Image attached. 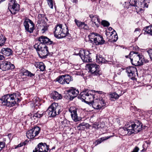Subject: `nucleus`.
Wrapping results in <instances>:
<instances>
[{"label": "nucleus", "instance_id": "obj_5", "mask_svg": "<svg viewBox=\"0 0 152 152\" xmlns=\"http://www.w3.org/2000/svg\"><path fill=\"white\" fill-rule=\"evenodd\" d=\"M61 24L57 25L55 28L54 31V36L59 38H61L66 36H70V34L68 32V28L66 26V29L62 28Z\"/></svg>", "mask_w": 152, "mask_h": 152}, {"label": "nucleus", "instance_id": "obj_24", "mask_svg": "<svg viewBox=\"0 0 152 152\" xmlns=\"http://www.w3.org/2000/svg\"><path fill=\"white\" fill-rule=\"evenodd\" d=\"M12 52V50L8 48H3L1 49V53L7 56H9L11 55Z\"/></svg>", "mask_w": 152, "mask_h": 152}, {"label": "nucleus", "instance_id": "obj_9", "mask_svg": "<svg viewBox=\"0 0 152 152\" xmlns=\"http://www.w3.org/2000/svg\"><path fill=\"white\" fill-rule=\"evenodd\" d=\"M40 128L38 126L34 127L28 131L26 133L27 137L28 139H32L37 136L39 133Z\"/></svg>", "mask_w": 152, "mask_h": 152}, {"label": "nucleus", "instance_id": "obj_56", "mask_svg": "<svg viewBox=\"0 0 152 152\" xmlns=\"http://www.w3.org/2000/svg\"><path fill=\"white\" fill-rule=\"evenodd\" d=\"M115 37L116 40H115V41H116V40H117L118 39V36L117 35H116L115 36ZM114 40H115V39H114Z\"/></svg>", "mask_w": 152, "mask_h": 152}, {"label": "nucleus", "instance_id": "obj_6", "mask_svg": "<svg viewBox=\"0 0 152 152\" xmlns=\"http://www.w3.org/2000/svg\"><path fill=\"white\" fill-rule=\"evenodd\" d=\"M34 48L39 52L38 54L41 58H45L49 54L48 47L45 45L37 43L34 45Z\"/></svg>", "mask_w": 152, "mask_h": 152}, {"label": "nucleus", "instance_id": "obj_4", "mask_svg": "<svg viewBox=\"0 0 152 152\" xmlns=\"http://www.w3.org/2000/svg\"><path fill=\"white\" fill-rule=\"evenodd\" d=\"M129 58L133 65L138 66L143 65V56L136 51L130 52Z\"/></svg>", "mask_w": 152, "mask_h": 152}, {"label": "nucleus", "instance_id": "obj_16", "mask_svg": "<svg viewBox=\"0 0 152 152\" xmlns=\"http://www.w3.org/2000/svg\"><path fill=\"white\" fill-rule=\"evenodd\" d=\"M89 17L91 19L93 26L95 27L98 28L100 24V20L99 16L96 15H89Z\"/></svg>", "mask_w": 152, "mask_h": 152}, {"label": "nucleus", "instance_id": "obj_17", "mask_svg": "<svg viewBox=\"0 0 152 152\" xmlns=\"http://www.w3.org/2000/svg\"><path fill=\"white\" fill-rule=\"evenodd\" d=\"M38 40L41 43L39 44L41 45L46 44L47 45H50L52 44L53 43V41H51L47 37L43 36H42L39 37Z\"/></svg>", "mask_w": 152, "mask_h": 152}, {"label": "nucleus", "instance_id": "obj_34", "mask_svg": "<svg viewBox=\"0 0 152 152\" xmlns=\"http://www.w3.org/2000/svg\"><path fill=\"white\" fill-rule=\"evenodd\" d=\"M82 61L85 62H92V58L91 57V55H89L85 57L82 56L81 58Z\"/></svg>", "mask_w": 152, "mask_h": 152}, {"label": "nucleus", "instance_id": "obj_29", "mask_svg": "<svg viewBox=\"0 0 152 152\" xmlns=\"http://www.w3.org/2000/svg\"><path fill=\"white\" fill-rule=\"evenodd\" d=\"M113 136V135H110L107 137H101L97 140L94 142V143L96 145L99 144L104 140H106Z\"/></svg>", "mask_w": 152, "mask_h": 152}, {"label": "nucleus", "instance_id": "obj_15", "mask_svg": "<svg viewBox=\"0 0 152 152\" xmlns=\"http://www.w3.org/2000/svg\"><path fill=\"white\" fill-rule=\"evenodd\" d=\"M15 67L14 64H11L10 62L7 61H2L0 64V69L3 71L14 69Z\"/></svg>", "mask_w": 152, "mask_h": 152}, {"label": "nucleus", "instance_id": "obj_21", "mask_svg": "<svg viewBox=\"0 0 152 152\" xmlns=\"http://www.w3.org/2000/svg\"><path fill=\"white\" fill-rule=\"evenodd\" d=\"M95 39L94 43L96 45H102L104 43L105 41L104 40L103 37L99 35L96 36Z\"/></svg>", "mask_w": 152, "mask_h": 152}, {"label": "nucleus", "instance_id": "obj_31", "mask_svg": "<svg viewBox=\"0 0 152 152\" xmlns=\"http://www.w3.org/2000/svg\"><path fill=\"white\" fill-rule=\"evenodd\" d=\"M79 54L81 58L82 56L85 57L91 54L89 51L83 50H80L79 52Z\"/></svg>", "mask_w": 152, "mask_h": 152}, {"label": "nucleus", "instance_id": "obj_54", "mask_svg": "<svg viewBox=\"0 0 152 152\" xmlns=\"http://www.w3.org/2000/svg\"><path fill=\"white\" fill-rule=\"evenodd\" d=\"M37 98L35 99L34 98V99H33V102L34 103H36L37 102Z\"/></svg>", "mask_w": 152, "mask_h": 152}, {"label": "nucleus", "instance_id": "obj_44", "mask_svg": "<svg viewBox=\"0 0 152 152\" xmlns=\"http://www.w3.org/2000/svg\"><path fill=\"white\" fill-rule=\"evenodd\" d=\"M102 24L104 26H109L110 23L107 21L105 20H102L101 22Z\"/></svg>", "mask_w": 152, "mask_h": 152}, {"label": "nucleus", "instance_id": "obj_23", "mask_svg": "<svg viewBox=\"0 0 152 152\" xmlns=\"http://www.w3.org/2000/svg\"><path fill=\"white\" fill-rule=\"evenodd\" d=\"M20 72L23 75L27 76L33 78L34 77L35 74L31 73V72L24 68H22L21 69Z\"/></svg>", "mask_w": 152, "mask_h": 152}, {"label": "nucleus", "instance_id": "obj_25", "mask_svg": "<svg viewBox=\"0 0 152 152\" xmlns=\"http://www.w3.org/2000/svg\"><path fill=\"white\" fill-rule=\"evenodd\" d=\"M127 4L126 5H125V7L126 8H128L130 6H134L135 7L136 9H137V3L136 0H128Z\"/></svg>", "mask_w": 152, "mask_h": 152}, {"label": "nucleus", "instance_id": "obj_26", "mask_svg": "<svg viewBox=\"0 0 152 152\" xmlns=\"http://www.w3.org/2000/svg\"><path fill=\"white\" fill-rule=\"evenodd\" d=\"M96 62L99 64H100L102 63H106L107 62L102 55L99 54L96 55Z\"/></svg>", "mask_w": 152, "mask_h": 152}, {"label": "nucleus", "instance_id": "obj_49", "mask_svg": "<svg viewBox=\"0 0 152 152\" xmlns=\"http://www.w3.org/2000/svg\"><path fill=\"white\" fill-rule=\"evenodd\" d=\"M140 29L139 28H136L135 29L134 31V33L135 34H140Z\"/></svg>", "mask_w": 152, "mask_h": 152}, {"label": "nucleus", "instance_id": "obj_36", "mask_svg": "<svg viewBox=\"0 0 152 152\" xmlns=\"http://www.w3.org/2000/svg\"><path fill=\"white\" fill-rule=\"evenodd\" d=\"M144 30L147 33L152 35V26H150L144 28Z\"/></svg>", "mask_w": 152, "mask_h": 152}, {"label": "nucleus", "instance_id": "obj_37", "mask_svg": "<svg viewBox=\"0 0 152 152\" xmlns=\"http://www.w3.org/2000/svg\"><path fill=\"white\" fill-rule=\"evenodd\" d=\"M6 38L2 35H0V46L3 45L6 41Z\"/></svg>", "mask_w": 152, "mask_h": 152}, {"label": "nucleus", "instance_id": "obj_53", "mask_svg": "<svg viewBox=\"0 0 152 152\" xmlns=\"http://www.w3.org/2000/svg\"><path fill=\"white\" fill-rule=\"evenodd\" d=\"M4 56L3 55H0V60H2L4 59Z\"/></svg>", "mask_w": 152, "mask_h": 152}, {"label": "nucleus", "instance_id": "obj_52", "mask_svg": "<svg viewBox=\"0 0 152 152\" xmlns=\"http://www.w3.org/2000/svg\"><path fill=\"white\" fill-rule=\"evenodd\" d=\"M143 59H144V61H143V64L144 63H147L149 61L148 59H145L144 58V56H143Z\"/></svg>", "mask_w": 152, "mask_h": 152}, {"label": "nucleus", "instance_id": "obj_48", "mask_svg": "<svg viewBox=\"0 0 152 152\" xmlns=\"http://www.w3.org/2000/svg\"><path fill=\"white\" fill-rule=\"evenodd\" d=\"M150 59L152 60V49L149 50L148 51Z\"/></svg>", "mask_w": 152, "mask_h": 152}, {"label": "nucleus", "instance_id": "obj_51", "mask_svg": "<svg viewBox=\"0 0 152 152\" xmlns=\"http://www.w3.org/2000/svg\"><path fill=\"white\" fill-rule=\"evenodd\" d=\"M23 143H20V144H19L18 145L15 146V148H18L21 147L23 146Z\"/></svg>", "mask_w": 152, "mask_h": 152}, {"label": "nucleus", "instance_id": "obj_47", "mask_svg": "<svg viewBox=\"0 0 152 152\" xmlns=\"http://www.w3.org/2000/svg\"><path fill=\"white\" fill-rule=\"evenodd\" d=\"M147 143H145L143 145L142 147L143 148V149L141 151L142 152H144L145 151H146V149H147V147H146V146L147 145Z\"/></svg>", "mask_w": 152, "mask_h": 152}, {"label": "nucleus", "instance_id": "obj_61", "mask_svg": "<svg viewBox=\"0 0 152 152\" xmlns=\"http://www.w3.org/2000/svg\"><path fill=\"white\" fill-rule=\"evenodd\" d=\"M92 0V1H95V0Z\"/></svg>", "mask_w": 152, "mask_h": 152}, {"label": "nucleus", "instance_id": "obj_58", "mask_svg": "<svg viewBox=\"0 0 152 152\" xmlns=\"http://www.w3.org/2000/svg\"><path fill=\"white\" fill-rule=\"evenodd\" d=\"M112 28L110 27L109 28V30H110V31L112 30Z\"/></svg>", "mask_w": 152, "mask_h": 152}, {"label": "nucleus", "instance_id": "obj_19", "mask_svg": "<svg viewBox=\"0 0 152 152\" xmlns=\"http://www.w3.org/2000/svg\"><path fill=\"white\" fill-rule=\"evenodd\" d=\"M149 0H138L137 5V8H140V10H142V8L144 7L147 8L148 6V3Z\"/></svg>", "mask_w": 152, "mask_h": 152}, {"label": "nucleus", "instance_id": "obj_28", "mask_svg": "<svg viewBox=\"0 0 152 152\" xmlns=\"http://www.w3.org/2000/svg\"><path fill=\"white\" fill-rule=\"evenodd\" d=\"M34 65L37 68L40 69L41 71H43L45 70V66L42 62H36Z\"/></svg>", "mask_w": 152, "mask_h": 152}, {"label": "nucleus", "instance_id": "obj_40", "mask_svg": "<svg viewBox=\"0 0 152 152\" xmlns=\"http://www.w3.org/2000/svg\"><path fill=\"white\" fill-rule=\"evenodd\" d=\"M45 18L46 20H47V18L46 17H45V15L44 14H39L38 15V18L39 20H42L44 19V18Z\"/></svg>", "mask_w": 152, "mask_h": 152}, {"label": "nucleus", "instance_id": "obj_42", "mask_svg": "<svg viewBox=\"0 0 152 152\" xmlns=\"http://www.w3.org/2000/svg\"><path fill=\"white\" fill-rule=\"evenodd\" d=\"M68 122V121L66 119H65L63 121H61V124L64 127L67 126Z\"/></svg>", "mask_w": 152, "mask_h": 152}, {"label": "nucleus", "instance_id": "obj_46", "mask_svg": "<svg viewBox=\"0 0 152 152\" xmlns=\"http://www.w3.org/2000/svg\"><path fill=\"white\" fill-rule=\"evenodd\" d=\"M128 0H121L120 2L121 4H122L125 7V5H126L128 2Z\"/></svg>", "mask_w": 152, "mask_h": 152}, {"label": "nucleus", "instance_id": "obj_60", "mask_svg": "<svg viewBox=\"0 0 152 152\" xmlns=\"http://www.w3.org/2000/svg\"><path fill=\"white\" fill-rule=\"evenodd\" d=\"M5 0H0V3L4 1Z\"/></svg>", "mask_w": 152, "mask_h": 152}, {"label": "nucleus", "instance_id": "obj_41", "mask_svg": "<svg viewBox=\"0 0 152 152\" xmlns=\"http://www.w3.org/2000/svg\"><path fill=\"white\" fill-rule=\"evenodd\" d=\"M96 65L95 64H89L86 65V67L90 70V69L93 68L95 66H96Z\"/></svg>", "mask_w": 152, "mask_h": 152}, {"label": "nucleus", "instance_id": "obj_2", "mask_svg": "<svg viewBox=\"0 0 152 152\" xmlns=\"http://www.w3.org/2000/svg\"><path fill=\"white\" fill-rule=\"evenodd\" d=\"M20 94L18 93L7 94L2 97L0 100L3 105L11 107L21 101Z\"/></svg>", "mask_w": 152, "mask_h": 152}, {"label": "nucleus", "instance_id": "obj_35", "mask_svg": "<svg viewBox=\"0 0 152 152\" xmlns=\"http://www.w3.org/2000/svg\"><path fill=\"white\" fill-rule=\"evenodd\" d=\"M45 114L44 112L38 111L37 113H34L33 116V118H40Z\"/></svg>", "mask_w": 152, "mask_h": 152}, {"label": "nucleus", "instance_id": "obj_55", "mask_svg": "<svg viewBox=\"0 0 152 152\" xmlns=\"http://www.w3.org/2000/svg\"><path fill=\"white\" fill-rule=\"evenodd\" d=\"M97 125V128H99L100 127H101V126H100V125H99V124H97L96 125Z\"/></svg>", "mask_w": 152, "mask_h": 152}, {"label": "nucleus", "instance_id": "obj_20", "mask_svg": "<svg viewBox=\"0 0 152 152\" xmlns=\"http://www.w3.org/2000/svg\"><path fill=\"white\" fill-rule=\"evenodd\" d=\"M75 22L78 27L83 28L84 29H88L89 28L88 25L84 22H82L76 19L75 20Z\"/></svg>", "mask_w": 152, "mask_h": 152}, {"label": "nucleus", "instance_id": "obj_32", "mask_svg": "<svg viewBox=\"0 0 152 152\" xmlns=\"http://www.w3.org/2000/svg\"><path fill=\"white\" fill-rule=\"evenodd\" d=\"M40 24V28L42 31H43L42 32L44 33L47 30L48 26L46 23L42 22Z\"/></svg>", "mask_w": 152, "mask_h": 152}, {"label": "nucleus", "instance_id": "obj_14", "mask_svg": "<svg viewBox=\"0 0 152 152\" xmlns=\"http://www.w3.org/2000/svg\"><path fill=\"white\" fill-rule=\"evenodd\" d=\"M126 70L128 77L131 79L134 80L136 74L137 72L136 68L134 66H130L127 67Z\"/></svg>", "mask_w": 152, "mask_h": 152}, {"label": "nucleus", "instance_id": "obj_27", "mask_svg": "<svg viewBox=\"0 0 152 152\" xmlns=\"http://www.w3.org/2000/svg\"><path fill=\"white\" fill-rule=\"evenodd\" d=\"M99 68V66L97 65L96 66H95L93 68L90 69L89 71L95 75H99L101 73Z\"/></svg>", "mask_w": 152, "mask_h": 152}, {"label": "nucleus", "instance_id": "obj_33", "mask_svg": "<svg viewBox=\"0 0 152 152\" xmlns=\"http://www.w3.org/2000/svg\"><path fill=\"white\" fill-rule=\"evenodd\" d=\"M99 34L96 33H91L88 35V37L90 41L91 42H94L95 41V39H94L96 37V36H97Z\"/></svg>", "mask_w": 152, "mask_h": 152}, {"label": "nucleus", "instance_id": "obj_13", "mask_svg": "<svg viewBox=\"0 0 152 152\" xmlns=\"http://www.w3.org/2000/svg\"><path fill=\"white\" fill-rule=\"evenodd\" d=\"M77 108L75 107H71L69 109V111L71 113V118L73 121L77 122L81 119L80 117L77 116Z\"/></svg>", "mask_w": 152, "mask_h": 152}, {"label": "nucleus", "instance_id": "obj_38", "mask_svg": "<svg viewBox=\"0 0 152 152\" xmlns=\"http://www.w3.org/2000/svg\"><path fill=\"white\" fill-rule=\"evenodd\" d=\"M88 124L85 123H82L80 124L78 126L77 128H79V129L83 130L84 129L85 127L87 126Z\"/></svg>", "mask_w": 152, "mask_h": 152}, {"label": "nucleus", "instance_id": "obj_43", "mask_svg": "<svg viewBox=\"0 0 152 152\" xmlns=\"http://www.w3.org/2000/svg\"><path fill=\"white\" fill-rule=\"evenodd\" d=\"M5 143L4 142H0V151L5 147Z\"/></svg>", "mask_w": 152, "mask_h": 152}, {"label": "nucleus", "instance_id": "obj_59", "mask_svg": "<svg viewBox=\"0 0 152 152\" xmlns=\"http://www.w3.org/2000/svg\"><path fill=\"white\" fill-rule=\"evenodd\" d=\"M129 56H125L126 57V58H128L129 57Z\"/></svg>", "mask_w": 152, "mask_h": 152}, {"label": "nucleus", "instance_id": "obj_22", "mask_svg": "<svg viewBox=\"0 0 152 152\" xmlns=\"http://www.w3.org/2000/svg\"><path fill=\"white\" fill-rule=\"evenodd\" d=\"M51 98L54 100H58L61 99L62 98V96L60 94L58 93L56 91L53 92L50 95Z\"/></svg>", "mask_w": 152, "mask_h": 152}, {"label": "nucleus", "instance_id": "obj_12", "mask_svg": "<svg viewBox=\"0 0 152 152\" xmlns=\"http://www.w3.org/2000/svg\"><path fill=\"white\" fill-rule=\"evenodd\" d=\"M49 149V145L46 143L41 142L37 145L33 152H48Z\"/></svg>", "mask_w": 152, "mask_h": 152}, {"label": "nucleus", "instance_id": "obj_7", "mask_svg": "<svg viewBox=\"0 0 152 152\" xmlns=\"http://www.w3.org/2000/svg\"><path fill=\"white\" fill-rule=\"evenodd\" d=\"M46 112L49 117L55 116L61 112L60 107L58 103H53L49 107Z\"/></svg>", "mask_w": 152, "mask_h": 152}, {"label": "nucleus", "instance_id": "obj_39", "mask_svg": "<svg viewBox=\"0 0 152 152\" xmlns=\"http://www.w3.org/2000/svg\"><path fill=\"white\" fill-rule=\"evenodd\" d=\"M48 5L51 9L53 8V0H47Z\"/></svg>", "mask_w": 152, "mask_h": 152}, {"label": "nucleus", "instance_id": "obj_57", "mask_svg": "<svg viewBox=\"0 0 152 152\" xmlns=\"http://www.w3.org/2000/svg\"><path fill=\"white\" fill-rule=\"evenodd\" d=\"M11 134H8V137L9 138H10V137H11Z\"/></svg>", "mask_w": 152, "mask_h": 152}, {"label": "nucleus", "instance_id": "obj_1", "mask_svg": "<svg viewBox=\"0 0 152 152\" xmlns=\"http://www.w3.org/2000/svg\"><path fill=\"white\" fill-rule=\"evenodd\" d=\"M102 94V92L99 91H95L94 90H85L80 94L78 97L83 100L85 102L90 106L92 105L95 109L97 110L102 109L106 105L105 101L102 98L96 99L92 101H91L94 99L95 93Z\"/></svg>", "mask_w": 152, "mask_h": 152}, {"label": "nucleus", "instance_id": "obj_10", "mask_svg": "<svg viewBox=\"0 0 152 152\" xmlns=\"http://www.w3.org/2000/svg\"><path fill=\"white\" fill-rule=\"evenodd\" d=\"M56 81L61 84H69L71 80V76L69 75H64L59 76L56 79Z\"/></svg>", "mask_w": 152, "mask_h": 152}, {"label": "nucleus", "instance_id": "obj_3", "mask_svg": "<svg viewBox=\"0 0 152 152\" xmlns=\"http://www.w3.org/2000/svg\"><path fill=\"white\" fill-rule=\"evenodd\" d=\"M142 125L139 121L133 124H130L126 125L123 128V133L124 134L128 135L134 133L136 134L140 132L142 129Z\"/></svg>", "mask_w": 152, "mask_h": 152}, {"label": "nucleus", "instance_id": "obj_8", "mask_svg": "<svg viewBox=\"0 0 152 152\" xmlns=\"http://www.w3.org/2000/svg\"><path fill=\"white\" fill-rule=\"evenodd\" d=\"M8 8L12 14H15L19 10V5L15 0H11L9 4Z\"/></svg>", "mask_w": 152, "mask_h": 152}, {"label": "nucleus", "instance_id": "obj_50", "mask_svg": "<svg viewBox=\"0 0 152 152\" xmlns=\"http://www.w3.org/2000/svg\"><path fill=\"white\" fill-rule=\"evenodd\" d=\"M139 150V148L137 146L135 147L133 149L132 151L131 152H138Z\"/></svg>", "mask_w": 152, "mask_h": 152}, {"label": "nucleus", "instance_id": "obj_45", "mask_svg": "<svg viewBox=\"0 0 152 152\" xmlns=\"http://www.w3.org/2000/svg\"><path fill=\"white\" fill-rule=\"evenodd\" d=\"M113 88L115 92H119V91H120L121 92V91H122L121 90H120L121 88L119 86H115L113 87Z\"/></svg>", "mask_w": 152, "mask_h": 152}, {"label": "nucleus", "instance_id": "obj_11", "mask_svg": "<svg viewBox=\"0 0 152 152\" xmlns=\"http://www.w3.org/2000/svg\"><path fill=\"white\" fill-rule=\"evenodd\" d=\"M24 26L27 31L30 33H32L34 29V24L29 19H26L23 23Z\"/></svg>", "mask_w": 152, "mask_h": 152}, {"label": "nucleus", "instance_id": "obj_18", "mask_svg": "<svg viewBox=\"0 0 152 152\" xmlns=\"http://www.w3.org/2000/svg\"><path fill=\"white\" fill-rule=\"evenodd\" d=\"M79 93L78 89L72 87L68 91V94L71 100H72L77 96Z\"/></svg>", "mask_w": 152, "mask_h": 152}, {"label": "nucleus", "instance_id": "obj_30", "mask_svg": "<svg viewBox=\"0 0 152 152\" xmlns=\"http://www.w3.org/2000/svg\"><path fill=\"white\" fill-rule=\"evenodd\" d=\"M122 91H121V93L119 92L116 93V92H114L110 95V96L111 98L114 99H118L119 97L121 96L123 93L122 94Z\"/></svg>", "mask_w": 152, "mask_h": 152}]
</instances>
